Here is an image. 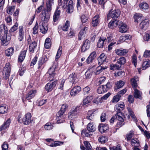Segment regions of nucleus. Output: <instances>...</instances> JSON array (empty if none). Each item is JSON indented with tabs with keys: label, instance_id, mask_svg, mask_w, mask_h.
I'll list each match as a JSON object with an SVG mask.
<instances>
[{
	"label": "nucleus",
	"instance_id": "f257e3e1",
	"mask_svg": "<svg viewBox=\"0 0 150 150\" xmlns=\"http://www.w3.org/2000/svg\"><path fill=\"white\" fill-rule=\"evenodd\" d=\"M4 32L3 35L0 38L1 44L4 46L7 45L11 39V34L8 33V28L4 24L0 25V35L2 32Z\"/></svg>",
	"mask_w": 150,
	"mask_h": 150
},
{
	"label": "nucleus",
	"instance_id": "f03ea898",
	"mask_svg": "<svg viewBox=\"0 0 150 150\" xmlns=\"http://www.w3.org/2000/svg\"><path fill=\"white\" fill-rule=\"evenodd\" d=\"M68 105L66 104H63L62 105L60 110L56 114L57 123L58 124L63 123L64 120L62 118L63 117V115L65 111L68 109Z\"/></svg>",
	"mask_w": 150,
	"mask_h": 150
},
{
	"label": "nucleus",
	"instance_id": "7ed1b4c3",
	"mask_svg": "<svg viewBox=\"0 0 150 150\" xmlns=\"http://www.w3.org/2000/svg\"><path fill=\"white\" fill-rule=\"evenodd\" d=\"M82 108V106L80 105H77L73 108L68 113L69 118L72 119L76 118L78 115L79 111Z\"/></svg>",
	"mask_w": 150,
	"mask_h": 150
},
{
	"label": "nucleus",
	"instance_id": "20e7f679",
	"mask_svg": "<svg viewBox=\"0 0 150 150\" xmlns=\"http://www.w3.org/2000/svg\"><path fill=\"white\" fill-rule=\"evenodd\" d=\"M11 71V66L9 63H6L4 67L3 74L5 80L8 79L10 75V74Z\"/></svg>",
	"mask_w": 150,
	"mask_h": 150
},
{
	"label": "nucleus",
	"instance_id": "39448f33",
	"mask_svg": "<svg viewBox=\"0 0 150 150\" xmlns=\"http://www.w3.org/2000/svg\"><path fill=\"white\" fill-rule=\"evenodd\" d=\"M64 1L63 7L64 8H67V11L70 13L72 12L74 10V4L73 1L72 0H70L67 4V2L69 0H64Z\"/></svg>",
	"mask_w": 150,
	"mask_h": 150
},
{
	"label": "nucleus",
	"instance_id": "423d86ee",
	"mask_svg": "<svg viewBox=\"0 0 150 150\" xmlns=\"http://www.w3.org/2000/svg\"><path fill=\"white\" fill-rule=\"evenodd\" d=\"M111 85L110 82H108L106 85L99 86L97 90V92L99 94L107 92L111 87Z\"/></svg>",
	"mask_w": 150,
	"mask_h": 150
},
{
	"label": "nucleus",
	"instance_id": "0eeeda50",
	"mask_svg": "<svg viewBox=\"0 0 150 150\" xmlns=\"http://www.w3.org/2000/svg\"><path fill=\"white\" fill-rule=\"evenodd\" d=\"M48 60V58L46 55L41 57L38 62V68L40 70H42L44 67V64Z\"/></svg>",
	"mask_w": 150,
	"mask_h": 150
},
{
	"label": "nucleus",
	"instance_id": "6e6552de",
	"mask_svg": "<svg viewBox=\"0 0 150 150\" xmlns=\"http://www.w3.org/2000/svg\"><path fill=\"white\" fill-rule=\"evenodd\" d=\"M27 41L28 44H30L29 48V51L30 52L32 53H33L37 46V43L34 40H31L30 35L29 36Z\"/></svg>",
	"mask_w": 150,
	"mask_h": 150
},
{
	"label": "nucleus",
	"instance_id": "1a4fd4ad",
	"mask_svg": "<svg viewBox=\"0 0 150 150\" xmlns=\"http://www.w3.org/2000/svg\"><path fill=\"white\" fill-rule=\"evenodd\" d=\"M37 93L36 90H32L29 92L25 98L23 97L22 100L23 103H25V100H29L33 98Z\"/></svg>",
	"mask_w": 150,
	"mask_h": 150
},
{
	"label": "nucleus",
	"instance_id": "9d476101",
	"mask_svg": "<svg viewBox=\"0 0 150 150\" xmlns=\"http://www.w3.org/2000/svg\"><path fill=\"white\" fill-rule=\"evenodd\" d=\"M57 83V80H55L53 82L48 83L45 86V89L48 92L51 91L56 86Z\"/></svg>",
	"mask_w": 150,
	"mask_h": 150
},
{
	"label": "nucleus",
	"instance_id": "9b49d317",
	"mask_svg": "<svg viewBox=\"0 0 150 150\" xmlns=\"http://www.w3.org/2000/svg\"><path fill=\"white\" fill-rule=\"evenodd\" d=\"M57 67L56 65L53 64L52 67L49 69L48 71V73L50 75V77L54 78L55 75L57 73L56 69Z\"/></svg>",
	"mask_w": 150,
	"mask_h": 150
},
{
	"label": "nucleus",
	"instance_id": "f8f14e48",
	"mask_svg": "<svg viewBox=\"0 0 150 150\" xmlns=\"http://www.w3.org/2000/svg\"><path fill=\"white\" fill-rule=\"evenodd\" d=\"M31 114L30 113H28L26 114L25 117H24L22 120V122L24 125H28L31 123L32 120L31 119Z\"/></svg>",
	"mask_w": 150,
	"mask_h": 150
},
{
	"label": "nucleus",
	"instance_id": "ddd939ff",
	"mask_svg": "<svg viewBox=\"0 0 150 150\" xmlns=\"http://www.w3.org/2000/svg\"><path fill=\"white\" fill-rule=\"evenodd\" d=\"M47 12L45 10L43 11L41 15V19L43 23L47 22L50 18L48 14L46 13Z\"/></svg>",
	"mask_w": 150,
	"mask_h": 150
},
{
	"label": "nucleus",
	"instance_id": "4468645a",
	"mask_svg": "<svg viewBox=\"0 0 150 150\" xmlns=\"http://www.w3.org/2000/svg\"><path fill=\"white\" fill-rule=\"evenodd\" d=\"M118 26L119 28V30L120 32L125 33L127 31L128 28L126 24L121 21L119 22Z\"/></svg>",
	"mask_w": 150,
	"mask_h": 150
},
{
	"label": "nucleus",
	"instance_id": "2eb2a0df",
	"mask_svg": "<svg viewBox=\"0 0 150 150\" xmlns=\"http://www.w3.org/2000/svg\"><path fill=\"white\" fill-rule=\"evenodd\" d=\"M120 12L118 10H115L112 11H110L108 15V16L112 18L113 19H115L120 16Z\"/></svg>",
	"mask_w": 150,
	"mask_h": 150
},
{
	"label": "nucleus",
	"instance_id": "dca6fc26",
	"mask_svg": "<svg viewBox=\"0 0 150 150\" xmlns=\"http://www.w3.org/2000/svg\"><path fill=\"white\" fill-rule=\"evenodd\" d=\"M90 42L88 40H85L82 46L81 51V52H84L88 50L90 47Z\"/></svg>",
	"mask_w": 150,
	"mask_h": 150
},
{
	"label": "nucleus",
	"instance_id": "f3484780",
	"mask_svg": "<svg viewBox=\"0 0 150 150\" xmlns=\"http://www.w3.org/2000/svg\"><path fill=\"white\" fill-rule=\"evenodd\" d=\"M81 88L79 86H76L74 87L70 91V94L74 96L77 94L81 91Z\"/></svg>",
	"mask_w": 150,
	"mask_h": 150
},
{
	"label": "nucleus",
	"instance_id": "a211bd4d",
	"mask_svg": "<svg viewBox=\"0 0 150 150\" xmlns=\"http://www.w3.org/2000/svg\"><path fill=\"white\" fill-rule=\"evenodd\" d=\"M96 56V54L95 51L92 52L88 57L86 62L88 64H90L93 61L95 58Z\"/></svg>",
	"mask_w": 150,
	"mask_h": 150
},
{
	"label": "nucleus",
	"instance_id": "6ab92c4d",
	"mask_svg": "<svg viewBox=\"0 0 150 150\" xmlns=\"http://www.w3.org/2000/svg\"><path fill=\"white\" fill-rule=\"evenodd\" d=\"M100 18L99 15H96L93 18L92 21V25L93 27L97 26L99 23Z\"/></svg>",
	"mask_w": 150,
	"mask_h": 150
},
{
	"label": "nucleus",
	"instance_id": "aec40b11",
	"mask_svg": "<svg viewBox=\"0 0 150 150\" xmlns=\"http://www.w3.org/2000/svg\"><path fill=\"white\" fill-rule=\"evenodd\" d=\"M106 57L104 53L101 54L98 59L99 65H103V64L106 62Z\"/></svg>",
	"mask_w": 150,
	"mask_h": 150
},
{
	"label": "nucleus",
	"instance_id": "412c9836",
	"mask_svg": "<svg viewBox=\"0 0 150 150\" xmlns=\"http://www.w3.org/2000/svg\"><path fill=\"white\" fill-rule=\"evenodd\" d=\"M115 52L117 55L123 56L126 55L128 52V50H127L121 48L116 50Z\"/></svg>",
	"mask_w": 150,
	"mask_h": 150
},
{
	"label": "nucleus",
	"instance_id": "4be33fe9",
	"mask_svg": "<svg viewBox=\"0 0 150 150\" xmlns=\"http://www.w3.org/2000/svg\"><path fill=\"white\" fill-rule=\"evenodd\" d=\"M108 128V127L107 125L103 124H100L98 127V129L101 133H104Z\"/></svg>",
	"mask_w": 150,
	"mask_h": 150
},
{
	"label": "nucleus",
	"instance_id": "5701e85b",
	"mask_svg": "<svg viewBox=\"0 0 150 150\" xmlns=\"http://www.w3.org/2000/svg\"><path fill=\"white\" fill-rule=\"evenodd\" d=\"M149 20L145 19L143 20L140 23L139 26L141 29H145L148 26L149 24Z\"/></svg>",
	"mask_w": 150,
	"mask_h": 150
},
{
	"label": "nucleus",
	"instance_id": "b1692460",
	"mask_svg": "<svg viewBox=\"0 0 150 150\" xmlns=\"http://www.w3.org/2000/svg\"><path fill=\"white\" fill-rule=\"evenodd\" d=\"M106 40V38L102 36L99 39L97 44V46L98 47L102 48L103 47L104 42Z\"/></svg>",
	"mask_w": 150,
	"mask_h": 150
},
{
	"label": "nucleus",
	"instance_id": "393cba45",
	"mask_svg": "<svg viewBox=\"0 0 150 150\" xmlns=\"http://www.w3.org/2000/svg\"><path fill=\"white\" fill-rule=\"evenodd\" d=\"M124 104L122 102L115 105V110L116 111L118 112H120L124 109Z\"/></svg>",
	"mask_w": 150,
	"mask_h": 150
},
{
	"label": "nucleus",
	"instance_id": "a878e982",
	"mask_svg": "<svg viewBox=\"0 0 150 150\" xmlns=\"http://www.w3.org/2000/svg\"><path fill=\"white\" fill-rule=\"evenodd\" d=\"M119 21L116 20H112L108 24V27L110 28H113L119 25Z\"/></svg>",
	"mask_w": 150,
	"mask_h": 150
},
{
	"label": "nucleus",
	"instance_id": "bb28decb",
	"mask_svg": "<svg viewBox=\"0 0 150 150\" xmlns=\"http://www.w3.org/2000/svg\"><path fill=\"white\" fill-rule=\"evenodd\" d=\"M99 66L96 67L95 73L96 74L98 75L102 72L104 70L107 68L106 66H104L103 65H99Z\"/></svg>",
	"mask_w": 150,
	"mask_h": 150
},
{
	"label": "nucleus",
	"instance_id": "cd10ccee",
	"mask_svg": "<svg viewBox=\"0 0 150 150\" xmlns=\"http://www.w3.org/2000/svg\"><path fill=\"white\" fill-rule=\"evenodd\" d=\"M96 68V67L95 66H93L91 67H90L89 69H88V70L85 73V75L86 78L89 79L91 77L92 75V72Z\"/></svg>",
	"mask_w": 150,
	"mask_h": 150
},
{
	"label": "nucleus",
	"instance_id": "c85d7f7f",
	"mask_svg": "<svg viewBox=\"0 0 150 150\" xmlns=\"http://www.w3.org/2000/svg\"><path fill=\"white\" fill-rule=\"evenodd\" d=\"M10 122L11 121L10 119H8L0 127V131H1L3 130H5L8 127L10 124Z\"/></svg>",
	"mask_w": 150,
	"mask_h": 150
},
{
	"label": "nucleus",
	"instance_id": "c756f323",
	"mask_svg": "<svg viewBox=\"0 0 150 150\" xmlns=\"http://www.w3.org/2000/svg\"><path fill=\"white\" fill-rule=\"evenodd\" d=\"M60 11L57 9L56 10L53 16V21L56 22L59 19L60 17Z\"/></svg>",
	"mask_w": 150,
	"mask_h": 150
},
{
	"label": "nucleus",
	"instance_id": "7c9ffc66",
	"mask_svg": "<svg viewBox=\"0 0 150 150\" xmlns=\"http://www.w3.org/2000/svg\"><path fill=\"white\" fill-rule=\"evenodd\" d=\"M142 93L139 90L137 89H135L134 93V97L136 98H139L142 99Z\"/></svg>",
	"mask_w": 150,
	"mask_h": 150
},
{
	"label": "nucleus",
	"instance_id": "2f4dec72",
	"mask_svg": "<svg viewBox=\"0 0 150 150\" xmlns=\"http://www.w3.org/2000/svg\"><path fill=\"white\" fill-rule=\"evenodd\" d=\"M26 53V51L24 50L21 52V54L19 56L18 61L19 62H22L24 59Z\"/></svg>",
	"mask_w": 150,
	"mask_h": 150
},
{
	"label": "nucleus",
	"instance_id": "473e14b6",
	"mask_svg": "<svg viewBox=\"0 0 150 150\" xmlns=\"http://www.w3.org/2000/svg\"><path fill=\"white\" fill-rule=\"evenodd\" d=\"M87 30V28L85 27L83 29L81 30L78 35V39L79 40H81L82 37H83Z\"/></svg>",
	"mask_w": 150,
	"mask_h": 150
},
{
	"label": "nucleus",
	"instance_id": "72a5a7b5",
	"mask_svg": "<svg viewBox=\"0 0 150 150\" xmlns=\"http://www.w3.org/2000/svg\"><path fill=\"white\" fill-rule=\"evenodd\" d=\"M93 99L92 96H87L85 99H84L83 101V105L87 106V105Z\"/></svg>",
	"mask_w": 150,
	"mask_h": 150
},
{
	"label": "nucleus",
	"instance_id": "f704fd0d",
	"mask_svg": "<svg viewBox=\"0 0 150 150\" xmlns=\"http://www.w3.org/2000/svg\"><path fill=\"white\" fill-rule=\"evenodd\" d=\"M53 4V0H47L46 6L47 12H49L51 10V6Z\"/></svg>",
	"mask_w": 150,
	"mask_h": 150
},
{
	"label": "nucleus",
	"instance_id": "c9c22d12",
	"mask_svg": "<svg viewBox=\"0 0 150 150\" xmlns=\"http://www.w3.org/2000/svg\"><path fill=\"white\" fill-rule=\"evenodd\" d=\"M69 79L70 82H73V83H74L76 80V74L75 73H72L70 74L69 77Z\"/></svg>",
	"mask_w": 150,
	"mask_h": 150
},
{
	"label": "nucleus",
	"instance_id": "e433bc0d",
	"mask_svg": "<svg viewBox=\"0 0 150 150\" xmlns=\"http://www.w3.org/2000/svg\"><path fill=\"white\" fill-rule=\"evenodd\" d=\"M14 49L13 47H10L6 49L5 51L6 55L7 56L12 55L14 52Z\"/></svg>",
	"mask_w": 150,
	"mask_h": 150
},
{
	"label": "nucleus",
	"instance_id": "4c0bfd02",
	"mask_svg": "<svg viewBox=\"0 0 150 150\" xmlns=\"http://www.w3.org/2000/svg\"><path fill=\"white\" fill-rule=\"evenodd\" d=\"M87 129L89 132H93L95 131L96 128L92 123H89L88 125Z\"/></svg>",
	"mask_w": 150,
	"mask_h": 150
},
{
	"label": "nucleus",
	"instance_id": "58836bf2",
	"mask_svg": "<svg viewBox=\"0 0 150 150\" xmlns=\"http://www.w3.org/2000/svg\"><path fill=\"white\" fill-rule=\"evenodd\" d=\"M116 117V119L119 121H121L122 122H124V120L123 118V114L120 112H117L115 114Z\"/></svg>",
	"mask_w": 150,
	"mask_h": 150
},
{
	"label": "nucleus",
	"instance_id": "ea45409f",
	"mask_svg": "<svg viewBox=\"0 0 150 150\" xmlns=\"http://www.w3.org/2000/svg\"><path fill=\"white\" fill-rule=\"evenodd\" d=\"M142 15L139 13H137L134 15V21L138 23L141 21L142 19Z\"/></svg>",
	"mask_w": 150,
	"mask_h": 150
},
{
	"label": "nucleus",
	"instance_id": "a19ab883",
	"mask_svg": "<svg viewBox=\"0 0 150 150\" xmlns=\"http://www.w3.org/2000/svg\"><path fill=\"white\" fill-rule=\"evenodd\" d=\"M8 109V107L6 105H2L0 106V113L2 114L7 112Z\"/></svg>",
	"mask_w": 150,
	"mask_h": 150
},
{
	"label": "nucleus",
	"instance_id": "79ce46f5",
	"mask_svg": "<svg viewBox=\"0 0 150 150\" xmlns=\"http://www.w3.org/2000/svg\"><path fill=\"white\" fill-rule=\"evenodd\" d=\"M15 9V6H11L7 7L6 11L8 14L12 15Z\"/></svg>",
	"mask_w": 150,
	"mask_h": 150
},
{
	"label": "nucleus",
	"instance_id": "37998d69",
	"mask_svg": "<svg viewBox=\"0 0 150 150\" xmlns=\"http://www.w3.org/2000/svg\"><path fill=\"white\" fill-rule=\"evenodd\" d=\"M126 60L124 57H121L117 60V63L119 65H120L121 67L122 65L124 64L126 62Z\"/></svg>",
	"mask_w": 150,
	"mask_h": 150
},
{
	"label": "nucleus",
	"instance_id": "c03bdc74",
	"mask_svg": "<svg viewBox=\"0 0 150 150\" xmlns=\"http://www.w3.org/2000/svg\"><path fill=\"white\" fill-rule=\"evenodd\" d=\"M70 26V23L69 21H67L65 24L63 25L61 28L64 31H67L68 30L69 27Z\"/></svg>",
	"mask_w": 150,
	"mask_h": 150
},
{
	"label": "nucleus",
	"instance_id": "a18cd8bd",
	"mask_svg": "<svg viewBox=\"0 0 150 150\" xmlns=\"http://www.w3.org/2000/svg\"><path fill=\"white\" fill-rule=\"evenodd\" d=\"M53 126L52 123L50 122H48L44 125V128L46 130H50L53 128Z\"/></svg>",
	"mask_w": 150,
	"mask_h": 150
},
{
	"label": "nucleus",
	"instance_id": "49530a36",
	"mask_svg": "<svg viewBox=\"0 0 150 150\" xmlns=\"http://www.w3.org/2000/svg\"><path fill=\"white\" fill-rule=\"evenodd\" d=\"M121 97L120 95L117 94L115 96L112 100V103H115L119 101L120 99V98Z\"/></svg>",
	"mask_w": 150,
	"mask_h": 150
},
{
	"label": "nucleus",
	"instance_id": "de8ad7c7",
	"mask_svg": "<svg viewBox=\"0 0 150 150\" xmlns=\"http://www.w3.org/2000/svg\"><path fill=\"white\" fill-rule=\"evenodd\" d=\"M51 40L50 38H47L46 39L45 43V47L46 49H48L51 46Z\"/></svg>",
	"mask_w": 150,
	"mask_h": 150
},
{
	"label": "nucleus",
	"instance_id": "09e8293b",
	"mask_svg": "<svg viewBox=\"0 0 150 150\" xmlns=\"http://www.w3.org/2000/svg\"><path fill=\"white\" fill-rule=\"evenodd\" d=\"M121 67L120 65H119L118 64H112L110 66V69L113 70H119Z\"/></svg>",
	"mask_w": 150,
	"mask_h": 150
},
{
	"label": "nucleus",
	"instance_id": "8fccbe9b",
	"mask_svg": "<svg viewBox=\"0 0 150 150\" xmlns=\"http://www.w3.org/2000/svg\"><path fill=\"white\" fill-rule=\"evenodd\" d=\"M150 66V62H149L147 61H145L142 64V69L143 70H145Z\"/></svg>",
	"mask_w": 150,
	"mask_h": 150
},
{
	"label": "nucleus",
	"instance_id": "3c124183",
	"mask_svg": "<svg viewBox=\"0 0 150 150\" xmlns=\"http://www.w3.org/2000/svg\"><path fill=\"white\" fill-rule=\"evenodd\" d=\"M93 114V112L92 110H91L88 111V112L87 116H86L87 119L89 120H92L93 119L94 116Z\"/></svg>",
	"mask_w": 150,
	"mask_h": 150
},
{
	"label": "nucleus",
	"instance_id": "603ef678",
	"mask_svg": "<svg viewBox=\"0 0 150 150\" xmlns=\"http://www.w3.org/2000/svg\"><path fill=\"white\" fill-rule=\"evenodd\" d=\"M125 83L124 81H119L117 82L116 84L117 88H120L123 86Z\"/></svg>",
	"mask_w": 150,
	"mask_h": 150
},
{
	"label": "nucleus",
	"instance_id": "864d4df0",
	"mask_svg": "<svg viewBox=\"0 0 150 150\" xmlns=\"http://www.w3.org/2000/svg\"><path fill=\"white\" fill-rule=\"evenodd\" d=\"M88 130L83 129L81 132V134L84 137H89L91 135V134H89L88 132Z\"/></svg>",
	"mask_w": 150,
	"mask_h": 150
},
{
	"label": "nucleus",
	"instance_id": "5fc2aeb1",
	"mask_svg": "<svg viewBox=\"0 0 150 150\" xmlns=\"http://www.w3.org/2000/svg\"><path fill=\"white\" fill-rule=\"evenodd\" d=\"M140 8L142 9H146L148 8V5L146 3L142 2L139 5Z\"/></svg>",
	"mask_w": 150,
	"mask_h": 150
},
{
	"label": "nucleus",
	"instance_id": "6e6d98bb",
	"mask_svg": "<svg viewBox=\"0 0 150 150\" xmlns=\"http://www.w3.org/2000/svg\"><path fill=\"white\" fill-rule=\"evenodd\" d=\"M63 144V142L57 141L54 142V143H52L50 145V146L52 147H54L62 145Z\"/></svg>",
	"mask_w": 150,
	"mask_h": 150
},
{
	"label": "nucleus",
	"instance_id": "4d7b16f0",
	"mask_svg": "<svg viewBox=\"0 0 150 150\" xmlns=\"http://www.w3.org/2000/svg\"><path fill=\"white\" fill-rule=\"evenodd\" d=\"M98 140L102 144L105 143L107 141V139L106 137L102 136L99 137Z\"/></svg>",
	"mask_w": 150,
	"mask_h": 150
},
{
	"label": "nucleus",
	"instance_id": "13d9d810",
	"mask_svg": "<svg viewBox=\"0 0 150 150\" xmlns=\"http://www.w3.org/2000/svg\"><path fill=\"white\" fill-rule=\"evenodd\" d=\"M62 47L61 46H60L56 56V59H58L60 57L62 54Z\"/></svg>",
	"mask_w": 150,
	"mask_h": 150
},
{
	"label": "nucleus",
	"instance_id": "bf43d9fd",
	"mask_svg": "<svg viewBox=\"0 0 150 150\" xmlns=\"http://www.w3.org/2000/svg\"><path fill=\"white\" fill-rule=\"evenodd\" d=\"M83 90L84 95H86L90 93L91 91L90 88L88 86H86L83 88Z\"/></svg>",
	"mask_w": 150,
	"mask_h": 150
},
{
	"label": "nucleus",
	"instance_id": "052dcab7",
	"mask_svg": "<svg viewBox=\"0 0 150 150\" xmlns=\"http://www.w3.org/2000/svg\"><path fill=\"white\" fill-rule=\"evenodd\" d=\"M18 23L16 22L15 25L12 27L9 31V33L10 32H13L16 30L18 29Z\"/></svg>",
	"mask_w": 150,
	"mask_h": 150
},
{
	"label": "nucleus",
	"instance_id": "680f3d73",
	"mask_svg": "<svg viewBox=\"0 0 150 150\" xmlns=\"http://www.w3.org/2000/svg\"><path fill=\"white\" fill-rule=\"evenodd\" d=\"M134 133L133 131H130L128 134L126 135V138L127 141H129L131 140L133 135H134Z\"/></svg>",
	"mask_w": 150,
	"mask_h": 150
},
{
	"label": "nucleus",
	"instance_id": "e2e57ef3",
	"mask_svg": "<svg viewBox=\"0 0 150 150\" xmlns=\"http://www.w3.org/2000/svg\"><path fill=\"white\" fill-rule=\"evenodd\" d=\"M84 144L86 147V149L87 150H91V146L90 143L88 141H85L84 142Z\"/></svg>",
	"mask_w": 150,
	"mask_h": 150
},
{
	"label": "nucleus",
	"instance_id": "0e129e2a",
	"mask_svg": "<svg viewBox=\"0 0 150 150\" xmlns=\"http://www.w3.org/2000/svg\"><path fill=\"white\" fill-rule=\"evenodd\" d=\"M113 35L111 34H108L107 38H106L105 41L106 42H109L113 40Z\"/></svg>",
	"mask_w": 150,
	"mask_h": 150
},
{
	"label": "nucleus",
	"instance_id": "69168bd1",
	"mask_svg": "<svg viewBox=\"0 0 150 150\" xmlns=\"http://www.w3.org/2000/svg\"><path fill=\"white\" fill-rule=\"evenodd\" d=\"M40 30L41 31V32L43 33V34H45L46 33L47 31V30H48V28L47 27L45 28L43 25H42L41 26V27L40 28Z\"/></svg>",
	"mask_w": 150,
	"mask_h": 150
},
{
	"label": "nucleus",
	"instance_id": "338daca9",
	"mask_svg": "<svg viewBox=\"0 0 150 150\" xmlns=\"http://www.w3.org/2000/svg\"><path fill=\"white\" fill-rule=\"evenodd\" d=\"M65 82V80L64 79H62L61 82L59 84L58 86V88L61 90H63V89L64 85Z\"/></svg>",
	"mask_w": 150,
	"mask_h": 150
},
{
	"label": "nucleus",
	"instance_id": "774afa93",
	"mask_svg": "<svg viewBox=\"0 0 150 150\" xmlns=\"http://www.w3.org/2000/svg\"><path fill=\"white\" fill-rule=\"evenodd\" d=\"M150 39V35L149 34H145L144 36V41H148Z\"/></svg>",
	"mask_w": 150,
	"mask_h": 150
}]
</instances>
